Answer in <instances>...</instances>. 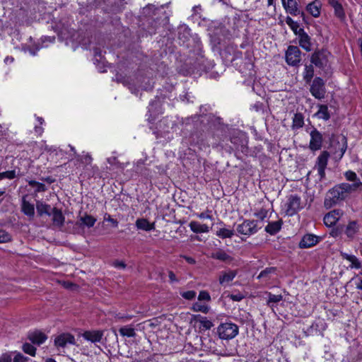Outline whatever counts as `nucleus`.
<instances>
[{
    "mask_svg": "<svg viewBox=\"0 0 362 362\" xmlns=\"http://www.w3.org/2000/svg\"><path fill=\"white\" fill-rule=\"evenodd\" d=\"M342 232V228H339V227H337L335 230H333L331 233H330V235L333 237H337L339 233H341Z\"/></svg>",
    "mask_w": 362,
    "mask_h": 362,
    "instance_id": "69168bd1",
    "label": "nucleus"
},
{
    "mask_svg": "<svg viewBox=\"0 0 362 362\" xmlns=\"http://www.w3.org/2000/svg\"><path fill=\"white\" fill-rule=\"evenodd\" d=\"M330 148L333 149V154L336 159L340 160L347 148V139L344 136L332 134L330 137Z\"/></svg>",
    "mask_w": 362,
    "mask_h": 362,
    "instance_id": "f03ea898",
    "label": "nucleus"
},
{
    "mask_svg": "<svg viewBox=\"0 0 362 362\" xmlns=\"http://www.w3.org/2000/svg\"><path fill=\"white\" fill-rule=\"evenodd\" d=\"M198 300H205V301L209 302L211 300V296L208 291H201L198 296Z\"/></svg>",
    "mask_w": 362,
    "mask_h": 362,
    "instance_id": "864d4df0",
    "label": "nucleus"
},
{
    "mask_svg": "<svg viewBox=\"0 0 362 362\" xmlns=\"http://www.w3.org/2000/svg\"><path fill=\"white\" fill-rule=\"evenodd\" d=\"M343 215L341 209H334L327 213L324 217V223L327 227H332L340 219Z\"/></svg>",
    "mask_w": 362,
    "mask_h": 362,
    "instance_id": "4468645a",
    "label": "nucleus"
},
{
    "mask_svg": "<svg viewBox=\"0 0 362 362\" xmlns=\"http://www.w3.org/2000/svg\"><path fill=\"white\" fill-rule=\"evenodd\" d=\"M12 359L9 355L4 354L0 358V362H11Z\"/></svg>",
    "mask_w": 362,
    "mask_h": 362,
    "instance_id": "0e129e2a",
    "label": "nucleus"
},
{
    "mask_svg": "<svg viewBox=\"0 0 362 362\" xmlns=\"http://www.w3.org/2000/svg\"><path fill=\"white\" fill-rule=\"evenodd\" d=\"M282 224V220L269 222L268 225L265 227V231L272 235H275L281 230Z\"/></svg>",
    "mask_w": 362,
    "mask_h": 362,
    "instance_id": "a878e982",
    "label": "nucleus"
},
{
    "mask_svg": "<svg viewBox=\"0 0 362 362\" xmlns=\"http://www.w3.org/2000/svg\"><path fill=\"white\" fill-rule=\"evenodd\" d=\"M310 140L309 143V148L313 151L320 150L322 146L323 137L321 132L317 129H313L310 133Z\"/></svg>",
    "mask_w": 362,
    "mask_h": 362,
    "instance_id": "ddd939ff",
    "label": "nucleus"
},
{
    "mask_svg": "<svg viewBox=\"0 0 362 362\" xmlns=\"http://www.w3.org/2000/svg\"><path fill=\"white\" fill-rule=\"evenodd\" d=\"M320 240V238L313 234L305 235L299 243L300 248H309L315 245Z\"/></svg>",
    "mask_w": 362,
    "mask_h": 362,
    "instance_id": "f3484780",
    "label": "nucleus"
},
{
    "mask_svg": "<svg viewBox=\"0 0 362 362\" xmlns=\"http://www.w3.org/2000/svg\"><path fill=\"white\" fill-rule=\"evenodd\" d=\"M113 265L115 266V267L119 269H124L126 267V264H124V262L120 261H115L113 263Z\"/></svg>",
    "mask_w": 362,
    "mask_h": 362,
    "instance_id": "e2e57ef3",
    "label": "nucleus"
},
{
    "mask_svg": "<svg viewBox=\"0 0 362 362\" xmlns=\"http://www.w3.org/2000/svg\"><path fill=\"white\" fill-rule=\"evenodd\" d=\"M285 58L288 65L298 66L301 62V51L297 46L289 45L286 52Z\"/></svg>",
    "mask_w": 362,
    "mask_h": 362,
    "instance_id": "1a4fd4ad",
    "label": "nucleus"
},
{
    "mask_svg": "<svg viewBox=\"0 0 362 362\" xmlns=\"http://www.w3.org/2000/svg\"><path fill=\"white\" fill-rule=\"evenodd\" d=\"M258 221L255 220H244L242 223L236 226V231L241 235L250 236L257 233L259 229Z\"/></svg>",
    "mask_w": 362,
    "mask_h": 362,
    "instance_id": "423d86ee",
    "label": "nucleus"
},
{
    "mask_svg": "<svg viewBox=\"0 0 362 362\" xmlns=\"http://www.w3.org/2000/svg\"><path fill=\"white\" fill-rule=\"evenodd\" d=\"M329 157V153L327 151H324L317 158L315 168L317 170V173L320 180L325 177V169L327 165Z\"/></svg>",
    "mask_w": 362,
    "mask_h": 362,
    "instance_id": "9b49d317",
    "label": "nucleus"
},
{
    "mask_svg": "<svg viewBox=\"0 0 362 362\" xmlns=\"http://www.w3.org/2000/svg\"><path fill=\"white\" fill-rule=\"evenodd\" d=\"M36 209L40 216H42L43 214L51 216V207L49 204L43 203L42 202L37 201L36 203Z\"/></svg>",
    "mask_w": 362,
    "mask_h": 362,
    "instance_id": "f704fd0d",
    "label": "nucleus"
},
{
    "mask_svg": "<svg viewBox=\"0 0 362 362\" xmlns=\"http://www.w3.org/2000/svg\"><path fill=\"white\" fill-rule=\"evenodd\" d=\"M314 76V68L312 64L305 65V69L303 72V79L306 83H310L313 81V78Z\"/></svg>",
    "mask_w": 362,
    "mask_h": 362,
    "instance_id": "4c0bfd02",
    "label": "nucleus"
},
{
    "mask_svg": "<svg viewBox=\"0 0 362 362\" xmlns=\"http://www.w3.org/2000/svg\"><path fill=\"white\" fill-rule=\"evenodd\" d=\"M168 276H169L170 282L171 284L175 283V282L177 283L179 281V280L177 279V278L176 277L175 274H174V272L173 271L168 272Z\"/></svg>",
    "mask_w": 362,
    "mask_h": 362,
    "instance_id": "bf43d9fd",
    "label": "nucleus"
},
{
    "mask_svg": "<svg viewBox=\"0 0 362 362\" xmlns=\"http://www.w3.org/2000/svg\"><path fill=\"white\" fill-rule=\"evenodd\" d=\"M211 257L225 262H231L233 259L231 256L222 250H218L216 252H213L211 254Z\"/></svg>",
    "mask_w": 362,
    "mask_h": 362,
    "instance_id": "7c9ffc66",
    "label": "nucleus"
},
{
    "mask_svg": "<svg viewBox=\"0 0 362 362\" xmlns=\"http://www.w3.org/2000/svg\"><path fill=\"white\" fill-rule=\"evenodd\" d=\"M322 3L320 0H314L306 6V11L314 18H318L321 13Z\"/></svg>",
    "mask_w": 362,
    "mask_h": 362,
    "instance_id": "4be33fe9",
    "label": "nucleus"
},
{
    "mask_svg": "<svg viewBox=\"0 0 362 362\" xmlns=\"http://www.w3.org/2000/svg\"><path fill=\"white\" fill-rule=\"evenodd\" d=\"M361 185L362 182L361 181H356V182L352 184L342 182L336 185L327 192L324 206L326 209H330L339 204L347 198L351 192L356 191Z\"/></svg>",
    "mask_w": 362,
    "mask_h": 362,
    "instance_id": "f257e3e1",
    "label": "nucleus"
},
{
    "mask_svg": "<svg viewBox=\"0 0 362 362\" xmlns=\"http://www.w3.org/2000/svg\"><path fill=\"white\" fill-rule=\"evenodd\" d=\"M276 271V267H267L264 270L261 271L257 276L259 279H263L264 281H268L271 279V275L275 274Z\"/></svg>",
    "mask_w": 362,
    "mask_h": 362,
    "instance_id": "473e14b6",
    "label": "nucleus"
},
{
    "mask_svg": "<svg viewBox=\"0 0 362 362\" xmlns=\"http://www.w3.org/2000/svg\"><path fill=\"white\" fill-rule=\"evenodd\" d=\"M344 176L346 179L349 181H353L354 182H356V181H361L354 171L348 170L344 173Z\"/></svg>",
    "mask_w": 362,
    "mask_h": 362,
    "instance_id": "8fccbe9b",
    "label": "nucleus"
},
{
    "mask_svg": "<svg viewBox=\"0 0 362 362\" xmlns=\"http://www.w3.org/2000/svg\"><path fill=\"white\" fill-rule=\"evenodd\" d=\"M105 220L110 222L115 227L118 226L119 222L116 219L112 218L110 215H107V217L105 216Z\"/></svg>",
    "mask_w": 362,
    "mask_h": 362,
    "instance_id": "052dcab7",
    "label": "nucleus"
},
{
    "mask_svg": "<svg viewBox=\"0 0 362 362\" xmlns=\"http://www.w3.org/2000/svg\"><path fill=\"white\" fill-rule=\"evenodd\" d=\"M96 222V218L93 216L85 214V216L80 217L79 220L76 222V225L78 226H87L88 228L93 227Z\"/></svg>",
    "mask_w": 362,
    "mask_h": 362,
    "instance_id": "bb28decb",
    "label": "nucleus"
},
{
    "mask_svg": "<svg viewBox=\"0 0 362 362\" xmlns=\"http://www.w3.org/2000/svg\"><path fill=\"white\" fill-rule=\"evenodd\" d=\"M82 337L87 341L93 343L100 342L103 337V331L92 330L86 331L83 333Z\"/></svg>",
    "mask_w": 362,
    "mask_h": 362,
    "instance_id": "6ab92c4d",
    "label": "nucleus"
},
{
    "mask_svg": "<svg viewBox=\"0 0 362 362\" xmlns=\"http://www.w3.org/2000/svg\"><path fill=\"white\" fill-rule=\"evenodd\" d=\"M23 350L25 354H28L32 356L35 355L36 348L29 343H25L23 345Z\"/></svg>",
    "mask_w": 362,
    "mask_h": 362,
    "instance_id": "a18cd8bd",
    "label": "nucleus"
},
{
    "mask_svg": "<svg viewBox=\"0 0 362 362\" xmlns=\"http://www.w3.org/2000/svg\"><path fill=\"white\" fill-rule=\"evenodd\" d=\"M317 107L318 110L314 114V117L325 121L329 120L331 117V115L328 109V106L327 105L318 104Z\"/></svg>",
    "mask_w": 362,
    "mask_h": 362,
    "instance_id": "b1692460",
    "label": "nucleus"
},
{
    "mask_svg": "<svg viewBox=\"0 0 362 362\" xmlns=\"http://www.w3.org/2000/svg\"><path fill=\"white\" fill-rule=\"evenodd\" d=\"M28 338L33 344L40 345L47 340V337L45 333L35 330L29 332Z\"/></svg>",
    "mask_w": 362,
    "mask_h": 362,
    "instance_id": "aec40b11",
    "label": "nucleus"
},
{
    "mask_svg": "<svg viewBox=\"0 0 362 362\" xmlns=\"http://www.w3.org/2000/svg\"><path fill=\"white\" fill-rule=\"evenodd\" d=\"M352 281H354L356 288L358 290L362 291V279L358 277H354L351 279Z\"/></svg>",
    "mask_w": 362,
    "mask_h": 362,
    "instance_id": "6e6d98bb",
    "label": "nucleus"
},
{
    "mask_svg": "<svg viewBox=\"0 0 362 362\" xmlns=\"http://www.w3.org/2000/svg\"><path fill=\"white\" fill-rule=\"evenodd\" d=\"M119 332L120 334L123 337H134L136 335L134 329L127 326H124L121 327Z\"/></svg>",
    "mask_w": 362,
    "mask_h": 362,
    "instance_id": "a19ab883",
    "label": "nucleus"
},
{
    "mask_svg": "<svg viewBox=\"0 0 362 362\" xmlns=\"http://www.w3.org/2000/svg\"><path fill=\"white\" fill-rule=\"evenodd\" d=\"M216 236L221 239L231 238L235 235V230L226 228H221L216 232Z\"/></svg>",
    "mask_w": 362,
    "mask_h": 362,
    "instance_id": "c9c22d12",
    "label": "nucleus"
},
{
    "mask_svg": "<svg viewBox=\"0 0 362 362\" xmlns=\"http://www.w3.org/2000/svg\"><path fill=\"white\" fill-rule=\"evenodd\" d=\"M268 211L265 209H261L259 211H256L254 215L255 217L259 218L261 221H263L267 216Z\"/></svg>",
    "mask_w": 362,
    "mask_h": 362,
    "instance_id": "603ef678",
    "label": "nucleus"
},
{
    "mask_svg": "<svg viewBox=\"0 0 362 362\" xmlns=\"http://www.w3.org/2000/svg\"><path fill=\"white\" fill-rule=\"evenodd\" d=\"M107 161L108 162V163H110V165H114L115 163H119V162L117 160V158L115 157H112V158H108L107 159Z\"/></svg>",
    "mask_w": 362,
    "mask_h": 362,
    "instance_id": "774afa93",
    "label": "nucleus"
},
{
    "mask_svg": "<svg viewBox=\"0 0 362 362\" xmlns=\"http://www.w3.org/2000/svg\"><path fill=\"white\" fill-rule=\"evenodd\" d=\"M180 257L182 258L185 259L186 260V262L189 264H196V260L193 257H188V256L183 255H180Z\"/></svg>",
    "mask_w": 362,
    "mask_h": 362,
    "instance_id": "680f3d73",
    "label": "nucleus"
},
{
    "mask_svg": "<svg viewBox=\"0 0 362 362\" xmlns=\"http://www.w3.org/2000/svg\"><path fill=\"white\" fill-rule=\"evenodd\" d=\"M51 216H52L53 224L57 227H62L64 223V216L60 209L54 207L52 209Z\"/></svg>",
    "mask_w": 362,
    "mask_h": 362,
    "instance_id": "5701e85b",
    "label": "nucleus"
},
{
    "mask_svg": "<svg viewBox=\"0 0 362 362\" xmlns=\"http://www.w3.org/2000/svg\"><path fill=\"white\" fill-rule=\"evenodd\" d=\"M298 36L299 45L303 49H304L306 52L311 51V49H312L311 38L307 34V33H305L304 30H300V34Z\"/></svg>",
    "mask_w": 362,
    "mask_h": 362,
    "instance_id": "412c9836",
    "label": "nucleus"
},
{
    "mask_svg": "<svg viewBox=\"0 0 362 362\" xmlns=\"http://www.w3.org/2000/svg\"><path fill=\"white\" fill-rule=\"evenodd\" d=\"M229 298L233 300V301H240L242 300L243 298H244V296L240 293H238L237 294H230L229 296Z\"/></svg>",
    "mask_w": 362,
    "mask_h": 362,
    "instance_id": "4d7b16f0",
    "label": "nucleus"
},
{
    "mask_svg": "<svg viewBox=\"0 0 362 362\" xmlns=\"http://www.w3.org/2000/svg\"><path fill=\"white\" fill-rule=\"evenodd\" d=\"M189 226L192 231L195 233H208L210 230L209 227L206 224H201L200 223L192 221L189 223Z\"/></svg>",
    "mask_w": 362,
    "mask_h": 362,
    "instance_id": "cd10ccee",
    "label": "nucleus"
},
{
    "mask_svg": "<svg viewBox=\"0 0 362 362\" xmlns=\"http://www.w3.org/2000/svg\"><path fill=\"white\" fill-rule=\"evenodd\" d=\"M28 185L32 187H35L36 192H45L47 190V187L45 184L38 182L35 180H30L28 182Z\"/></svg>",
    "mask_w": 362,
    "mask_h": 362,
    "instance_id": "37998d69",
    "label": "nucleus"
},
{
    "mask_svg": "<svg viewBox=\"0 0 362 362\" xmlns=\"http://www.w3.org/2000/svg\"><path fill=\"white\" fill-rule=\"evenodd\" d=\"M237 275L235 270H227L220 272L218 282L221 286H226L234 279Z\"/></svg>",
    "mask_w": 362,
    "mask_h": 362,
    "instance_id": "2eb2a0df",
    "label": "nucleus"
},
{
    "mask_svg": "<svg viewBox=\"0 0 362 362\" xmlns=\"http://www.w3.org/2000/svg\"><path fill=\"white\" fill-rule=\"evenodd\" d=\"M167 122H168V119L165 118H163V119L159 121V123H158L159 129L158 130L153 131V134H156L157 137L159 136L160 133H161L162 132H168V129H166L165 127H163V126L166 125Z\"/></svg>",
    "mask_w": 362,
    "mask_h": 362,
    "instance_id": "de8ad7c7",
    "label": "nucleus"
},
{
    "mask_svg": "<svg viewBox=\"0 0 362 362\" xmlns=\"http://www.w3.org/2000/svg\"><path fill=\"white\" fill-rule=\"evenodd\" d=\"M334 10V15L340 21H344L346 16L342 5L339 3L332 7Z\"/></svg>",
    "mask_w": 362,
    "mask_h": 362,
    "instance_id": "ea45409f",
    "label": "nucleus"
},
{
    "mask_svg": "<svg viewBox=\"0 0 362 362\" xmlns=\"http://www.w3.org/2000/svg\"><path fill=\"white\" fill-rule=\"evenodd\" d=\"M358 229L359 227L356 221H350L345 227L344 233L349 239H353L358 233Z\"/></svg>",
    "mask_w": 362,
    "mask_h": 362,
    "instance_id": "c85d7f7f",
    "label": "nucleus"
},
{
    "mask_svg": "<svg viewBox=\"0 0 362 362\" xmlns=\"http://www.w3.org/2000/svg\"><path fill=\"white\" fill-rule=\"evenodd\" d=\"M26 360V357H25L23 354L18 353L13 358V362H25Z\"/></svg>",
    "mask_w": 362,
    "mask_h": 362,
    "instance_id": "13d9d810",
    "label": "nucleus"
},
{
    "mask_svg": "<svg viewBox=\"0 0 362 362\" xmlns=\"http://www.w3.org/2000/svg\"><path fill=\"white\" fill-rule=\"evenodd\" d=\"M22 211L28 216L33 217L35 215L34 205L25 199H23L22 202Z\"/></svg>",
    "mask_w": 362,
    "mask_h": 362,
    "instance_id": "72a5a7b5",
    "label": "nucleus"
},
{
    "mask_svg": "<svg viewBox=\"0 0 362 362\" xmlns=\"http://www.w3.org/2000/svg\"><path fill=\"white\" fill-rule=\"evenodd\" d=\"M340 255L343 259L347 260L350 264L349 268L358 269L362 268V263L359 259L354 255L341 252Z\"/></svg>",
    "mask_w": 362,
    "mask_h": 362,
    "instance_id": "a211bd4d",
    "label": "nucleus"
},
{
    "mask_svg": "<svg viewBox=\"0 0 362 362\" xmlns=\"http://www.w3.org/2000/svg\"><path fill=\"white\" fill-rule=\"evenodd\" d=\"M12 240L11 235L5 230L0 228V243H6Z\"/></svg>",
    "mask_w": 362,
    "mask_h": 362,
    "instance_id": "c03bdc74",
    "label": "nucleus"
},
{
    "mask_svg": "<svg viewBox=\"0 0 362 362\" xmlns=\"http://www.w3.org/2000/svg\"><path fill=\"white\" fill-rule=\"evenodd\" d=\"M136 226L138 229L146 231H151L154 229V223H151L147 219L138 218L136 221Z\"/></svg>",
    "mask_w": 362,
    "mask_h": 362,
    "instance_id": "c756f323",
    "label": "nucleus"
},
{
    "mask_svg": "<svg viewBox=\"0 0 362 362\" xmlns=\"http://www.w3.org/2000/svg\"><path fill=\"white\" fill-rule=\"evenodd\" d=\"M54 346L59 352H64V349L68 345H74L76 339L74 335L70 333H62L54 339Z\"/></svg>",
    "mask_w": 362,
    "mask_h": 362,
    "instance_id": "6e6552de",
    "label": "nucleus"
},
{
    "mask_svg": "<svg viewBox=\"0 0 362 362\" xmlns=\"http://www.w3.org/2000/svg\"><path fill=\"white\" fill-rule=\"evenodd\" d=\"M75 159L76 160L74 164L77 167L80 166L81 165H83L84 167L91 165L93 161V158L89 153H86L83 155L76 153Z\"/></svg>",
    "mask_w": 362,
    "mask_h": 362,
    "instance_id": "393cba45",
    "label": "nucleus"
},
{
    "mask_svg": "<svg viewBox=\"0 0 362 362\" xmlns=\"http://www.w3.org/2000/svg\"><path fill=\"white\" fill-rule=\"evenodd\" d=\"M281 3L287 13L292 16L300 14L298 0H281Z\"/></svg>",
    "mask_w": 362,
    "mask_h": 362,
    "instance_id": "dca6fc26",
    "label": "nucleus"
},
{
    "mask_svg": "<svg viewBox=\"0 0 362 362\" xmlns=\"http://www.w3.org/2000/svg\"><path fill=\"white\" fill-rule=\"evenodd\" d=\"M192 309L195 312H202L207 313L209 311V307L207 305L202 304L201 303L196 302L192 305Z\"/></svg>",
    "mask_w": 362,
    "mask_h": 362,
    "instance_id": "79ce46f5",
    "label": "nucleus"
},
{
    "mask_svg": "<svg viewBox=\"0 0 362 362\" xmlns=\"http://www.w3.org/2000/svg\"><path fill=\"white\" fill-rule=\"evenodd\" d=\"M201 122L208 127L209 129L211 130H223L224 124L222 122V119L219 117H216L213 114H206L199 116Z\"/></svg>",
    "mask_w": 362,
    "mask_h": 362,
    "instance_id": "39448f33",
    "label": "nucleus"
},
{
    "mask_svg": "<svg viewBox=\"0 0 362 362\" xmlns=\"http://www.w3.org/2000/svg\"><path fill=\"white\" fill-rule=\"evenodd\" d=\"M238 326L233 322L221 323L217 327L218 335L222 339H232L238 335Z\"/></svg>",
    "mask_w": 362,
    "mask_h": 362,
    "instance_id": "7ed1b4c3",
    "label": "nucleus"
},
{
    "mask_svg": "<svg viewBox=\"0 0 362 362\" xmlns=\"http://www.w3.org/2000/svg\"><path fill=\"white\" fill-rule=\"evenodd\" d=\"M93 52H94V55L95 57H101L102 53H101V50L100 48H98V47L94 48Z\"/></svg>",
    "mask_w": 362,
    "mask_h": 362,
    "instance_id": "338daca9",
    "label": "nucleus"
},
{
    "mask_svg": "<svg viewBox=\"0 0 362 362\" xmlns=\"http://www.w3.org/2000/svg\"><path fill=\"white\" fill-rule=\"evenodd\" d=\"M286 23L290 27L295 35H299L300 30H304L303 28H299V24L294 21L290 16L286 18Z\"/></svg>",
    "mask_w": 362,
    "mask_h": 362,
    "instance_id": "58836bf2",
    "label": "nucleus"
},
{
    "mask_svg": "<svg viewBox=\"0 0 362 362\" xmlns=\"http://www.w3.org/2000/svg\"><path fill=\"white\" fill-rule=\"evenodd\" d=\"M266 294L268 296V299L267 300V305L270 307L272 309L274 308V304L278 303L281 300H283V296L279 295H275L270 292H266Z\"/></svg>",
    "mask_w": 362,
    "mask_h": 362,
    "instance_id": "2f4dec72",
    "label": "nucleus"
},
{
    "mask_svg": "<svg viewBox=\"0 0 362 362\" xmlns=\"http://www.w3.org/2000/svg\"><path fill=\"white\" fill-rule=\"evenodd\" d=\"M330 55V52L327 49H318L315 51L311 55L310 62L312 64H315V66L320 69H324L327 66L329 57Z\"/></svg>",
    "mask_w": 362,
    "mask_h": 362,
    "instance_id": "0eeeda50",
    "label": "nucleus"
},
{
    "mask_svg": "<svg viewBox=\"0 0 362 362\" xmlns=\"http://www.w3.org/2000/svg\"><path fill=\"white\" fill-rule=\"evenodd\" d=\"M16 176V170H8L6 172L0 173V180L4 179L12 180Z\"/></svg>",
    "mask_w": 362,
    "mask_h": 362,
    "instance_id": "49530a36",
    "label": "nucleus"
},
{
    "mask_svg": "<svg viewBox=\"0 0 362 362\" xmlns=\"http://www.w3.org/2000/svg\"><path fill=\"white\" fill-rule=\"evenodd\" d=\"M303 208L300 197L296 194H291L288 198L286 204V214L293 216Z\"/></svg>",
    "mask_w": 362,
    "mask_h": 362,
    "instance_id": "9d476101",
    "label": "nucleus"
},
{
    "mask_svg": "<svg viewBox=\"0 0 362 362\" xmlns=\"http://www.w3.org/2000/svg\"><path fill=\"white\" fill-rule=\"evenodd\" d=\"M304 125V117L302 113H296L293 117L292 129H298Z\"/></svg>",
    "mask_w": 362,
    "mask_h": 362,
    "instance_id": "e433bc0d",
    "label": "nucleus"
},
{
    "mask_svg": "<svg viewBox=\"0 0 362 362\" xmlns=\"http://www.w3.org/2000/svg\"><path fill=\"white\" fill-rule=\"evenodd\" d=\"M211 213V211L207 210L205 212H202L200 214H197V216L201 219H210L212 220L213 217L211 215L209 214Z\"/></svg>",
    "mask_w": 362,
    "mask_h": 362,
    "instance_id": "5fc2aeb1",
    "label": "nucleus"
},
{
    "mask_svg": "<svg viewBox=\"0 0 362 362\" xmlns=\"http://www.w3.org/2000/svg\"><path fill=\"white\" fill-rule=\"evenodd\" d=\"M230 141L234 146V147H229L230 151L235 150L245 154L247 153L248 148L247 146V141L243 135L233 136L230 137Z\"/></svg>",
    "mask_w": 362,
    "mask_h": 362,
    "instance_id": "f8f14e48",
    "label": "nucleus"
},
{
    "mask_svg": "<svg viewBox=\"0 0 362 362\" xmlns=\"http://www.w3.org/2000/svg\"><path fill=\"white\" fill-rule=\"evenodd\" d=\"M196 292L194 291H187L180 293V296L186 300H193L196 297Z\"/></svg>",
    "mask_w": 362,
    "mask_h": 362,
    "instance_id": "3c124183",
    "label": "nucleus"
},
{
    "mask_svg": "<svg viewBox=\"0 0 362 362\" xmlns=\"http://www.w3.org/2000/svg\"><path fill=\"white\" fill-rule=\"evenodd\" d=\"M309 84L310 93L315 99L322 100L325 98V82L322 78L315 77Z\"/></svg>",
    "mask_w": 362,
    "mask_h": 362,
    "instance_id": "20e7f679",
    "label": "nucleus"
},
{
    "mask_svg": "<svg viewBox=\"0 0 362 362\" xmlns=\"http://www.w3.org/2000/svg\"><path fill=\"white\" fill-rule=\"evenodd\" d=\"M200 317L201 319L199 321L204 329H210L214 326L213 322L206 317L201 316Z\"/></svg>",
    "mask_w": 362,
    "mask_h": 362,
    "instance_id": "09e8293b",
    "label": "nucleus"
}]
</instances>
